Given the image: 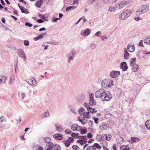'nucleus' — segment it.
<instances>
[{"label":"nucleus","instance_id":"nucleus-1","mask_svg":"<svg viewBox=\"0 0 150 150\" xmlns=\"http://www.w3.org/2000/svg\"><path fill=\"white\" fill-rule=\"evenodd\" d=\"M95 96L96 98L100 99L103 101H109L112 98L110 92H108L103 88L97 91L95 93Z\"/></svg>","mask_w":150,"mask_h":150},{"label":"nucleus","instance_id":"nucleus-2","mask_svg":"<svg viewBox=\"0 0 150 150\" xmlns=\"http://www.w3.org/2000/svg\"><path fill=\"white\" fill-rule=\"evenodd\" d=\"M132 13L131 10L128 9L125 10L120 13L119 18L121 20H125Z\"/></svg>","mask_w":150,"mask_h":150},{"label":"nucleus","instance_id":"nucleus-3","mask_svg":"<svg viewBox=\"0 0 150 150\" xmlns=\"http://www.w3.org/2000/svg\"><path fill=\"white\" fill-rule=\"evenodd\" d=\"M131 3L129 0H123L117 3L115 5L116 7L120 9L126 6Z\"/></svg>","mask_w":150,"mask_h":150},{"label":"nucleus","instance_id":"nucleus-4","mask_svg":"<svg viewBox=\"0 0 150 150\" xmlns=\"http://www.w3.org/2000/svg\"><path fill=\"white\" fill-rule=\"evenodd\" d=\"M76 52L74 49L71 50L70 52L67 55L68 60L69 63H70V61L74 59V57L76 55Z\"/></svg>","mask_w":150,"mask_h":150},{"label":"nucleus","instance_id":"nucleus-5","mask_svg":"<svg viewBox=\"0 0 150 150\" xmlns=\"http://www.w3.org/2000/svg\"><path fill=\"white\" fill-rule=\"evenodd\" d=\"M17 53L20 57L23 58L24 61L26 60L25 52L22 49H18L17 50Z\"/></svg>","mask_w":150,"mask_h":150},{"label":"nucleus","instance_id":"nucleus-6","mask_svg":"<svg viewBox=\"0 0 150 150\" xmlns=\"http://www.w3.org/2000/svg\"><path fill=\"white\" fill-rule=\"evenodd\" d=\"M120 74V73L119 71L113 70L110 73V76L112 78H116L119 76Z\"/></svg>","mask_w":150,"mask_h":150},{"label":"nucleus","instance_id":"nucleus-7","mask_svg":"<svg viewBox=\"0 0 150 150\" xmlns=\"http://www.w3.org/2000/svg\"><path fill=\"white\" fill-rule=\"evenodd\" d=\"M26 81L28 83L32 86H37V82L35 79H30Z\"/></svg>","mask_w":150,"mask_h":150},{"label":"nucleus","instance_id":"nucleus-8","mask_svg":"<svg viewBox=\"0 0 150 150\" xmlns=\"http://www.w3.org/2000/svg\"><path fill=\"white\" fill-rule=\"evenodd\" d=\"M84 106L87 108V110L88 111L92 113H95L97 112V110L95 109L92 108L90 107L88 104L85 103L84 104Z\"/></svg>","mask_w":150,"mask_h":150},{"label":"nucleus","instance_id":"nucleus-9","mask_svg":"<svg viewBox=\"0 0 150 150\" xmlns=\"http://www.w3.org/2000/svg\"><path fill=\"white\" fill-rule=\"evenodd\" d=\"M90 100L89 102V105H94L96 104V103L94 100L92 93H90L89 94Z\"/></svg>","mask_w":150,"mask_h":150},{"label":"nucleus","instance_id":"nucleus-10","mask_svg":"<svg viewBox=\"0 0 150 150\" xmlns=\"http://www.w3.org/2000/svg\"><path fill=\"white\" fill-rule=\"evenodd\" d=\"M45 144V149L46 150H51L54 146L53 144L51 142Z\"/></svg>","mask_w":150,"mask_h":150},{"label":"nucleus","instance_id":"nucleus-11","mask_svg":"<svg viewBox=\"0 0 150 150\" xmlns=\"http://www.w3.org/2000/svg\"><path fill=\"white\" fill-rule=\"evenodd\" d=\"M81 128V127L79 126L76 124H73L71 126V129L74 131H79Z\"/></svg>","mask_w":150,"mask_h":150},{"label":"nucleus","instance_id":"nucleus-12","mask_svg":"<svg viewBox=\"0 0 150 150\" xmlns=\"http://www.w3.org/2000/svg\"><path fill=\"white\" fill-rule=\"evenodd\" d=\"M140 8L142 11V12H143L144 13L148 11L149 9V5L147 4L143 5L142 7Z\"/></svg>","mask_w":150,"mask_h":150},{"label":"nucleus","instance_id":"nucleus-13","mask_svg":"<svg viewBox=\"0 0 150 150\" xmlns=\"http://www.w3.org/2000/svg\"><path fill=\"white\" fill-rule=\"evenodd\" d=\"M120 68L123 71H126L128 69V66L125 62H122L120 64Z\"/></svg>","mask_w":150,"mask_h":150},{"label":"nucleus","instance_id":"nucleus-14","mask_svg":"<svg viewBox=\"0 0 150 150\" xmlns=\"http://www.w3.org/2000/svg\"><path fill=\"white\" fill-rule=\"evenodd\" d=\"M6 122V120L4 119L3 116L1 117L0 118V127L3 128L5 126L4 122Z\"/></svg>","mask_w":150,"mask_h":150},{"label":"nucleus","instance_id":"nucleus-15","mask_svg":"<svg viewBox=\"0 0 150 150\" xmlns=\"http://www.w3.org/2000/svg\"><path fill=\"white\" fill-rule=\"evenodd\" d=\"M127 49L130 52H134L135 50V47L132 44H128L127 46Z\"/></svg>","mask_w":150,"mask_h":150},{"label":"nucleus","instance_id":"nucleus-16","mask_svg":"<svg viewBox=\"0 0 150 150\" xmlns=\"http://www.w3.org/2000/svg\"><path fill=\"white\" fill-rule=\"evenodd\" d=\"M124 58L125 59H127L129 58V54L126 48L124 49Z\"/></svg>","mask_w":150,"mask_h":150},{"label":"nucleus","instance_id":"nucleus-17","mask_svg":"<svg viewBox=\"0 0 150 150\" xmlns=\"http://www.w3.org/2000/svg\"><path fill=\"white\" fill-rule=\"evenodd\" d=\"M53 136L55 138L58 140H62L63 138L62 135L59 133L55 134Z\"/></svg>","mask_w":150,"mask_h":150},{"label":"nucleus","instance_id":"nucleus-18","mask_svg":"<svg viewBox=\"0 0 150 150\" xmlns=\"http://www.w3.org/2000/svg\"><path fill=\"white\" fill-rule=\"evenodd\" d=\"M108 81L106 79L103 80L101 82L102 86L103 88H105L108 86Z\"/></svg>","mask_w":150,"mask_h":150},{"label":"nucleus","instance_id":"nucleus-19","mask_svg":"<svg viewBox=\"0 0 150 150\" xmlns=\"http://www.w3.org/2000/svg\"><path fill=\"white\" fill-rule=\"evenodd\" d=\"M43 3L44 1L42 0L38 1L35 5L37 7L40 8L41 7L42 5L43 4Z\"/></svg>","mask_w":150,"mask_h":150},{"label":"nucleus","instance_id":"nucleus-20","mask_svg":"<svg viewBox=\"0 0 150 150\" xmlns=\"http://www.w3.org/2000/svg\"><path fill=\"white\" fill-rule=\"evenodd\" d=\"M55 126L57 130L58 131L61 132L63 130L60 124L58 123H57L55 125Z\"/></svg>","mask_w":150,"mask_h":150},{"label":"nucleus","instance_id":"nucleus-21","mask_svg":"<svg viewBox=\"0 0 150 150\" xmlns=\"http://www.w3.org/2000/svg\"><path fill=\"white\" fill-rule=\"evenodd\" d=\"M107 125L104 122H102L100 125L99 128L100 129L104 130L106 129L107 128Z\"/></svg>","mask_w":150,"mask_h":150},{"label":"nucleus","instance_id":"nucleus-22","mask_svg":"<svg viewBox=\"0 0 150 150\" xmlns=\"http://www.w3.org/2000/svg\"><path fill=\"white\" fill-rule=\"evenodd\" d=\"M42 139L43 141L45 144H46L51 142V139L49 137H46L45 138H42Z\"/></svg>","mask_w":150,"mask_h":150},{"label":"nucleus","instance_id":"nucleus-23","mask_svg":"<svg viewBox=\"0 0 150 150\" xmlns=\"http://www.w3.org/2000/svg\"><path fill=\"white\" fill-rule=\"evenodd\" d=\"M144 43L150 45V36H148L144 40Z\"/></svg>","mask_w":150,"mask_h":150},{"label":"nucleus","instance_id":"nucleus-24","mask_svg":"<svg viewBox=\"0 0 150 150\" xmlns=\"http://www.w3.org/2000/svg\"><path fill=\"white\" fill-rule=\"evenodd\" d=\"M136 59V58L135 57L131 59L130 60V64L131 66H132L136 64L135 63Z\"/></svg>","mask_w":150,"mask_h":150},{"label":"nucleus","instance_id":"nucleus-25","mask_svg":"<svg viewBox=\"0 0 150 150\" xmlns=\"http://www.w3.org/2000/svg\"><path fill=\"white\" fill-rule=\"evenodd\" d=\"M7 79V77L4 76H0V82L1 83H4L5 82L6 80Z\"/></svg>","mask_w":150,"mask_h":150},{"label":"nucleus","instance_id":"nucleus-26","mask_svg":"<svg viewBox=\"0 0 150 150\" xmlns=\"http://www.w3.org/2000/svg\"><path fill=\"white\" fill-rule=\"evenodd\" d=\"M15 79V76L12 75L10 78L9 83L11 84H13V83Z\"/></svg>","mask_w":150,"mask_h":150},{"label":"nucleus","instance_id":"nucleus-27","mask_svg":"<svg viewBox=\"0 0 150 150\" xmlns=\"http://www.w3.org/2000/svg\"><path fill=\"white\" fill-rule=\"evenodd\" d=\"M132 67V69L134 72H136L138 71L139 66L137 64H136Z\"/></svg>","mask_w":150,"mask_h":150},{"label":"nucleus","instance_id":"nucleus-28","mask_svg":"<svg viewBox=\"0 0 150 150\" xmlns=\"http://www.w3.org/2000/svg\"><path fill=\"white\" fill-rule=\"evenodd\" d=\"M139 140V139L137 137H131V140H130V142L132 143L134 142H138Z\"/></svg>","mask_w":150,"mask_h":150},{"label":"nucleus","instance_id":"nucleus-29","mask_svg":"<svg viewBox=\"0 0 150 150\" xmlns=\"http://www.w3.org/2000/svg\"><path fill=\"white\" fill-rule=\"evenodd\" d=\"M145 125L148 129L150 130V120H148L146 122Z\"/></svg>","mask_w":150,"mask_h":150},{"label":"nucleus","instance_id":"nucleus-30","mask_svg":"<svg viewBox=\"0 0 150 150\" xmlns=\"http://www.w3.org/2000/svg\"><path fill=\"white\" fill-rule=\"evenodd\" d=\"M120 150H129V148L127 145H123L120 146Z\"/></svg>","mask_w":150,"mask_h":150},{"label":"nucleus","instance_id":"nucleus-31","mask_svg":"<svg viewBox=\"0 0 150 150\" xmlns=\"http://www.w3.org/2000/svg\"><path fill=\"white\" fill-rule=\"evenodd\" d=\"M84 109L83 108H81L79 110V114L81 115H84Z\"/></svg>","mask_w":150,"mask_h":150},{"label":"nucleus","instance_id":"nucleus-32","mask_svg":"<svg viewBox=\"0 0 150 150\" xmlns=\"http://www.w3.org/2000/svg\"><path fill=\"white\" fill-rule=\"evenodd\" d=\"M20 10L21 11V12L22 13H24L26 14H28L29 13V12L23 6V7H21V8Z\"/></svg>","mask_w":150,"mask_h":150},{"label":"nucleus","instance_id":"nucleus-33","mask_svg":"<svg viewBox=\"0 0 150 150\" xmlns=\"http://www.w3.org/2000/svg\"><path fill=\"white\" fill-rule=\"evenodd\" d=\"M90 33V30L88 28H87L84 31L83 34L85 36H87Z\"/></svg>","mask_w":150,"mask_h":150},{"label":"nucleus","instance_id":"nucleus-34","mask_svg":"<svg viewBox=\"0 0 150 150\" xmlns=\"http://www.w3.org/2000/svg\"><path fill=\"white\" fill-rule=\"evenodd\" d=\"M116 8L115 6L114 7L111 6L109 8L108 11L111 12H114L116 10Z\"/></svg>","mask_w":150,"mask_h":150},{"label":"nucleus","instance_id":"nucleus-35","mask_svg":"<svg viewBox=\"0 0 150 150\" xmlns=\"http://www.w3.org/2000/svg\"><path fill=\"white\" fill-rule=\"evenodd\" d=\"M76 8V7L74 6H69L66 8V11H69L72 9H74Z\"/></svg>","mask_w":150,"mask_h":150},{"label":"nucleus","instance_id":"nucleus-36","mask_svg":"<svg viewBox=\"0 0 150 150\" xmlns=\"http://www.w3.org/2000/svg\"><path fill=\"white\" fill-rule=\"evenodd\" d=\"M52 149L53 150H60L61 148L58 145L55 144Z\"/></svg>","mask_w":150,"mask_h":150},{"label":"nucleus","instance_id":"nucleus-37","mask_svg":"<svg viewBox=\"0 0 150 150\" xmlns=\"http://www.w3.org/2000/svg\"><path fill=\"white\" fill-rule=\"evenodd\" d=\"M79 131H80V133L82 134H85L87 132V130L86 129H82L81 127Z\"/></svg>","mask_w":150,"mask_h":150},{"label":"nucleus","instance_id":"nucleus-38","mask_svg":"<svg viewBox=\"0 0 150 150\" xmlns=\"http://www.w3.org/2000/svg\"><path fill=\"white\" fill-rule=\"evenodd\" d=\"M142 13H143V12H142V11L140 9V8H139L136 12V14L137 16L140 15Z\"/></svg>","mask_w":150,"mask_h":150},{"label":"nucleus","instance_id":"nucleus-39","mask_svg":"<svg viewBox=\"0 0 150 150\" xmlns=\"http://www.w3.org/2000/svg\"><path fill=\"white\" fill-rule=\"evenodd\" d=\"M111 135L109 134H106L105 139L109 141L111 138Z\"/></svg>","mask_w":150,"mask_h":150},{"label":"nucleus","instance_id":"nucleus-40","mask_svg":"<svg viewBox=\"0 0 150 150\" xmlns=\"http://www.w3.org/2000/svg\"><path fill=\"white\" fill-rule=\"evenodd\" d=\"M93 146H94L95 148L96 147L97 149H100L101 148V146L98 143H94Z\"/></svg>","mask_w":150,"mask_h":150},{"label":"nucleus","instance_id":"nucleus-41","mask_svg":"<svg viewBox=\"0 0 150 150\" xmlns=\"http://www.w3.org/2000/svg\"><path fill=\"white\" fill-rule=\"evenodd\" d=\"M79 134L78 133L73 132L71 134V136L74 138H76L78 137Z\"/></svg>","mask_w":150,"mask_h":150},{"label":"nucleus","instance_id":"nucleus-42","mask_svg":"<svg viewBox=\"0 0 150 150\" xmlns=\"http://www.w3.org/2000/svg\"><path fill=\"white\" fill-rule=\"evenodd\" d=\"M96 148L93 146H89L86 149V150H96Z\"/></svg>","mask_w":150,"mask_h":150},{"label":"nucleus","instance_id":"nucleus-43","mask_svg":"<svg viewBox=\"0 0 150 150\" xmlns=\"http://www.w3.org/2000/svg\"><path fill=\"white\" fill-rule=\"evenodd\" d=\"M89 111L85 113H84V115H84L83 117L84 118H89Z\"/></svg>","mask_w":150,"mask_h":150},{"label":"nucleus","instance_id":"nucleus-44","mask_svg":"<svg viewBox=\"0 0 150 150\" xmlns=\"http://www.w3.org/2000/svg\"><path fill=\"white\" fill-rule=\"evenodd\" d=\"M70 141L69 140H67L65 141L64 142L65 145L66 147H69L70 145Z\"/></svg>","mask_w":150,"mask_h":150},{"label":"nucleus","instance_id":"nucleus-45","mask_svg":"<svg viewBox=\"0 0 150 150\" xmlns=\"http://www.w3.org/2000/svg\"><path fill=\"white\" fill-rule=\"evenodd\" d=\"M42 38V35L41 34L36 37L34 38V40L35 41H37L38 40L41 39Z\"/></svg>","mask_w":150,"mask_h":150},{"label":"nucleus","instance_id":"nucleus-46","mask_svg":"<svg viewBox=\"0 0 150 150\" xmlns=\"http://www.w3.org/2000/svg\"><path fill=\"white\" fill-rule=\"evenodd\" d=\"M79 121L82 124L84 125L87 123V121L85 119L81 120H79Z\"/></svg>","mask_w":150,"mask_h":150},{"label":"nucleus","instance_id":"nucleus-47","mask_svg":"<svg viewBox=\"0 0 150 150\" xmlns=\"http://www.w3.org/2000/svg\"><path fill=\"white\" fill-rule=\"evenodd\" d=\"M113 85V81L112 80H110L109 83H108V87H110Z\"/></svg>","mask_w":150,"mask_h":150},{"label":"nucleus","instance_id":"nucleus-48","mask_svg":"<svg viewBox=\"0 0 150 150\" xmlns=\"http://www.w3.org/2000/svg\"><path fill=\"white\" fill-rule=\"evenodd\" d=\"M110 2V0H103V3L106 4H109Z\"/></svg>","mask_w":150,"mask_h":150},{"label":"nucleus","instance_id":"nucleus-49","mask_svg":"<svg viewBox=\"0 0 150 150\" xmlns=\"http://www.w3.org/2000/svg\"><path fill=\"white\" fill-rule=\"evenodd\" d=\"M77 143H79L80 144L81 146L83 145L85 143H83V140L81 139H79L77 141Z\"/></svg>","mask_w":150,"mask_h":150},{"label":"nucleus","instance_id":"nucleus-50","mask_svg":"<svg viewBox=\"0 0 150 150\" xmlns=\"http://www.w3.org/2000/svg\"><path fill=\"white\" fill-rule=\"evenodd\" d=\"M25 25L30 27H31L33 26V25L32 24L28 22H26Z\"/></svg>","mask_w":150,"mask_h":150},{"label":"nucleus","instance_id":"nucleus-51","mask_svg":"<svg viewBox=\"0 0 150 150\" xmlns=\"http://www.w3.org/2000/svg\"><path fill=\"white\" fill-rule=\"evenodd\" d=\"M72 147L74 150H79V147L77 145H74Z\"/></svg>","mask_w":150,"mask_h":150},{"label":"nucleus","instance_id":"nucleus-52","mask_svg":"<svg viewBox=\"0 0 150 150\" xmlns=\"http://www.w3.org/2000/svg\"><path fill=\"white\" fill-rule=\"evenodd\" d=\"M45 117L46 118L50 116L49 113L48 111L44 112Z\"/></svg>","mask_w":150,"mask_h":150},{"label":"nucleus","instance_id":"nucleus-53","mask_svg":"<svg viewBox=\"0 0 150 150\" xmlns=\"http://www.w3.org/2000/svg\"><path fill=\"white\" fill-rule=\"evenodd\" d=\"M90 48L92 49H94L96 47V45L94 43L90 45Z\"/></svg>","mask_w":150,"mask_h":150},{"label":"nucleus","instance_id":"nucleus-54","mask_svg":"<svg viewBox=\"0 0 150 150\" xmlns=\"http://www.w3.org/2000/svg\"><path fill=\"white\" fill-rule=\"evenodd\" d=\"M24 44L25 46H28L29 44V42L28 40H25L24 41Z\"/></svg>","mask_w":150,"mask_h":150},{"label":"nucleus","instance_id":"nucleus-55","mask_svg":"<svg viewBox=\"0 0 150 150\" xmlns=\"http://www.w3.org/2000/svg\"><path fill=\"white\" fill-rule=\"evenodd\" d=\"M60 19L59 18H56L54 17L53 18L52 20V22H57V20H60Z\"/></svg>","mask_w":150,"mask_h":150},{"label":"nucleus","instance_id":"nucleus-56","mask_svg":"<svg viewBox=\"0 0 150 150\" xmlns=\"http://www.w3.org/2000/svg\"><path fill=\"white\" fill-rule=\"evenodd\" d=\"M95 1V0H88V3L89 4H92Z\"/></svg>","mask_w":150,"mask_h":150},{"label":"nucleus","instance_id":"nucleus-57","mask_svg":"<svg viewBox=\"0 0 150 150\" xmlns=\"http://www.w3.org/2000/svg\"><path fill=\"white\" fill-rule=\"evenodd\" d=\"M85 97V95L84 94H81L79 96V97L81 98L82 99H84Z\"/></svg>","mask_w":150,"mask_h":150},{"label":"nucleus","instance_id":"nucleus-58","mask_svg":"<svg viewBox=\"0 0 150 150\" xmlns=\"http://www.w3.org/2000/svg\"><path fill=\"white\" fill-rule=\"evenodd\" d=\"M101 34V33L100 31H98L95 34V35L97 36H99Z\"/></svg>","mask_w":150,"mask_h":150},{"label":"nucleus","instance_id":"nucleus-59","mask_svg":"<svg viewBox=\"0 0 150 150\" xmlns=\"http://www.w3.org/2000/svg\"><path fill=\"white\" fill-rule=\"evenodd\" d=\"M92 135L91 133H89L88 134L87 137L88 138H91L92 137Z\"/></svg>","mask_w":150,"mask_h":150},{"label":"nucleus","instance_id":"nucleus-60","mask_svg":"<svg viewBox=\"0 0 150 150\" xmlns=\"http://www.w3.org/2000/svg\"><path fill=\"white\" fill-rule=\"evenodd\" d=\"M106 134H103L101 137V139L102 140H104L105 139Z\"/></svg>","mask_w":150,"mask_h":150},{"label":"nucleus","instance_id":"nucleus-61","mask_svg":"<svg viewBox=\"0 0 150 150\" xmlns=\"http://www.w3.org/2000/svg\"><path fill=\"white\" fill-rule=\"evenodd\" d=\"M93 119L94 120L95 123L96 124H98L97 122H98V118H96V117H93Z\"/></svg>","mask_w":150,"mask_h":150},{"label":"nucleus","instance_id":"nucleus-62","mask_svg":"<svg viewBox=\"0 0 150 150\" xmlns=\"http://www.w3.org/2000/svg\"><path fill=\"white\" fill-rule=\"evenodd\" d=\"M68 139L69 140V141H70L71 143L74 142V138L71 137H69Z\"/></svg>","mask_w":150,"mask_h":150},{"label":"nucleus","instance_id":"nucleus-63","mask_svg":"<svg viewBox=\"0 0 150 150\" xmlns=\"http://www.w3.org/2000/svg\"><path fill=\"white\" fill-rule=\"evenodd\" d=\"M37 22L40 23H41L44 22V20L42 19H39L37 20Z\"/></svg>","mask_w":150,"mask_h":150},{"label":"nucleus","instance_id":"nucleus-64","mask_svg":"<svg viewBox=\"0 0 150 150\" xmlns=\"http://www.w3.org/2000/svg\"><path fill=\"white\" fill-rule=\"evenodd\" d=\"M36 150H44V149L41 146H39Z\"/></svg>","mask_w":150,"mask_h":150}]
</instances>
